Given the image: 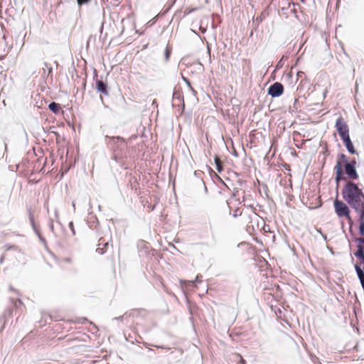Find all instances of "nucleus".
I'll return each mask as SVG.
<instances>
[{"instance_id":"obj_22","label":"nucleus","mask_w":364,"mask_h":364,"mask_svg":"<svg viewBox=\"0 0 364 364\" xmlns=\"http://www.w3.org/2000/svg\"><path fill=\"white\" fill-rule=\"evenodd\" d=\"M100 243L98 245L99 247L97 248L96 250V252L100 255H103L106 252L107 250V247L109 246V242H105L103 244V247H100Z\"/></svg>"},{"instance_id":"obj_41","label":"nucleus","mask_w":364,"mask_h":364,"mask_svg":"<svg viewBox=\"0 0 364 364\" xmlns=\"http://www.w3.org/2000/svg\"><path fill=\"white\" fill-rule=\"evenodd\" d=\"M35 234L37 235L38 237H40L42 236L41 231L36 232Z\"/></svg>"},{"instance_id":"obj_45","label":"nucleus","mask_w":364,"mask_h":364,"mask_svg":"<svg viewBox=\"0 0 364 364\" xmlns=\"http://www.w3.org/2000/svg\"><path fill=\"white\" fill-rule=\"evenodd\" d=\"M200 31H201L202 33H205V32L206 31V29H205V28H201V27H200Z\"/></svg>"},{"instance_id":"obj_49","label":"nucleus","mask_w":364,"mask_h":364,"mask_svg":"<svg viewBox=\"0 0 364 364\" xmlns=\"http://www.w3.org/2000/svg\"><path fill=\"white\" fill-rule=\"evenodd\" d=\"M54 63H55V64L56 65V66L58 67V63L57 61H55Z\"/></svg>"},{"instance_id":"obj_3","label":"nucleus","mask_w":364,"mask_h":364,"mask_svg":"<svg viewBox=\"0 0 364 364\" xmlns=\"http://www.w3.org/2000/svg\"><path fill=\"white\" fill-rule=\"evenodd\" d=\"M94 79L95 80V89L97 92L100 93V100L105 109H108L109 106L105 102L102 95L109 96V87L107 81H104L102 80V77L100 78L98 77L97 71L96 69H94Z\"/></svg>"},{"instance_id":"obj_42","label":"nucleus","mask_w":364,"mask_h":364,"mask_svg":"<svg viewBox=\"0 0 364 364\" xmlns=\"http://www.w3.org/2000/svg\"><path fill=\"white\" fill-rule=\"evenodd\" d=\"M254 230L253 225H247V230L249 231L250 230Z\"/></svg>"},{"instance_id":"obj_37","label":"nucleus","mask_w":364,"mask_h":364,"mask_svg":"<svg viewBox=\"0 0 364 364\" xmlns=\"http://www.w3.org/2000/svg\"><path fill=\"white\" fill-rule=\"evenodd\" d=\"M63 261L66 263H71L72 259L70 257H67V258L63 259Z\"/></svg>"},{"instance_id":"obj_15","label":"nucleus","mask_w":364,"mask_h":364,"mask_svg":"<svg viewBox=\"0 0 364 364\" xmlns=\"http://www.w3.org/2000/svg\"><path fill=\"white\" fill-rule=\"evenodd\" d=\"M48 109L54 114H57L60 112L61 107L59 103L51 102L48 105Z\"/></svg>"},{"instance_id":"obj_18","label":"nucleus","mask_w":364,"mask_h":364,"mask_svg":"<svg viewBox=\"0 0 364 364\" xmlns=\"http://www.w3.org/2000/svg\"><path fill=\"white\" fill-rule=\"evenodd\" d=\"M264 20V16L262 13L260 15L257 16L256 18H253V29L256 31L261 22Z\"/></svg>"},{"instance_id":"obj_38","label":"nucleus","mask_w":364,"mask_h":364,"mask_svg":"<svg viewBox=\"0 0 364 364\" xmlns=\"http://www.w3.org/2000/svg\"><path fill=\"white\" fill-rule=\"evenodd\" d=\"M9 289L11 291H14V292H15L16 294H18V291L16 289H15L12 286H10Z\"/></svg>"},{"instance_id":"obj_40","label":"nucleus","mask_w":364,"mask_h":364,"mask_svg":"<svg viewBox=\"0 0 364 364\" xmlns=\"http://www.w3.org/2000/svg\"><path fill=\"white\" fill-rule=\"evenodd\" d=\"M201 181H202V183L203 184V186H204V191H205V193H208V188H207L204 181L203 180H201Z\"/></svg>"},{"instance_id":"obj_26","label":"nucleus","mask_w":364,"mask_h":364,"mask_svg":"<svg viewBox=\"0 0 364 364\" xmlns=\"http://www.w3.org/2000/svg\"><path fill=\"white\" fill-rule=\"evenodd\" d=\"M68 227L70 228V230H71L72 232V235H75V228H74V224H73V221H70L68 224Z\"/></svg>"},{"instance_id":"obj_1","label":"nucleus","mask_w":364,"mask_h":364,"mask_svg":"<svg viewBox=\"0 0 364 364\" xmlns=\"http://www.w3.org/2000/svg\"><path fill=\"white\" fill-rule=\"evenodd\" d=\"M341 194L343 200L351 208L364 204V192L358 183L355 181H346Z\"/></svg>"},{"instance_id":"obj_6","label":"nucleus","mask_w":364,"mask_h":364,"mask_svg":"<svg viewBox=\"0 0 364 364\" xmlns=\"http://www.w3.org/2000/svg\"><path fill=\"white\" fill-rule=\"evenodd\" d=\"M335 127L341 139L350 136L348 125L342 117L336 119Z\"/></svg>"},{"instance_id":"obj_23","label":"nucleus","mask_w":364,"mask_h":364,"mask_svg":"<svg viewBox=\"0 0 364 364\" xmlns=\"http://www.w3.org/2000/svg\"><path fill=\"white\" fill-rule=\"evenodd\" d=\"M6 251L14 250L17 252H21V250L18 248L16 245H6L4 246Z\"/></svg>"},{"instance_id":"obj_51","label":"nucleus","mask_w":364,"mask_h":364,"mask_svg":"<svg viewBox=\"0 0 364 364\" xmlns=\"http://www.w3.org/2000/svg\"><path fill=\"white\" fill-rule=\"evenodd\" d=\"M53 132L55 133V134L56 136H58V135H59L58 132Z\"/></svg>"},{"instance_id":"obj_34","label":"nucleus","mask_w":364,"mask_h":364,"mask_svg":"<svg viewBox=\"0 0 364 364\" xmlns=\"http://www.w3.org/2000/svg\"><path fill=\"white\" fill-rule=\"evenodd\" d=\"M202 282V275L198 274L196 277L195 282L196 283H200Z\"/></svg>"},{"instance_id":"obj_35","label":"nucleus","mask_w":364,"mask_h":364,"mask_svg":"<svg viewBox=\"0 0 364 364\" xmlns=\"http://www.w3.org/2000/svg\"><path fill=\"white\" fill-rule=\"evenodd\" d=\"M298 102H299V100L297 98H295L294 101L293 107H294V109L296 110H297L299 108L298 105H297Z\"/></svg>"},{"instance_id":"obj_30","label":"nucleus","mask_w":364,"mask_h":364,"mask_svg":"<svg viewBox=\"0 0 364 364\" xmlns=\"http://www.w3.org/2000/svg\"><path fill=\"white\" fill-rule=\"evenodd\" d=\"M48 227H49L50 232L54 233V225H53V220L52 219H50L49 221Z\"/></svg>"},{"instance_id":"obj_19","label":"nucleus","mask_w":364,"mask_h":364,"mask_svg":"<svg viewBox=\"0 0 364 364\" xmlns=\"http://www.w3.org/2000/svg\"><path fill=\"white\" fill-rule=\"evenodd\" d=\"M171 53H172V47L171 46H169L168 44H167L166 47L165 48L164 53V61L166 63L169 61Z\"/></svg>"},{"instance_id":"obj_52","label":"nucleus","mask_w":364,"mask_h":364,"mask_svg":"<svg viewBox=\"0 0 364 364\" xmlns=\"http://www.w3.org/2000/svg\"><path fill=\"white\" fill-rule=\"evenodd\" d=\"M218 178L220 179V181H222V178H220V176H218Z\"/></svg>"},{"instance_id":"obj_33","label":"nucleus","mask_w":364,"mask_h":364,"mask_svg":"<svg viewBox=\"0 0 364 364\" xmlns=\"http://www.w3.org/2000/svg\"><path fill=\"white\" fill-rule=\"evenodd\" d=\"M182 79L186 82V84L188 85V87H191V82L187 77H184L182 75Z\"/></svg>"},{"instance_id":"obj_12","label":"nucleus","mask_w":364,"mask_h":364,"mask_svg":"<svg viewBox=\"0 0 364 364\" xmlns=\"http://www.w3.org/2000/svg\"><path fill=\"white\" fill-rule=\"evenodd\" d=\"M341 139H342L343 144L345 145L347 151L350 154H356V155L358 154L353 146V144L350 136H348V137H346V138H343Z\"/></svg>"},{"instance_id":"obj_9","label":"nucleus","mask_w":364,"mask_h":364,"mask_svg":"<svg viewBox=\"0 0 364 364\" xmlns=\"http://www.w3.org/2000/svg\"><path fill=\"white\" fill-rule=\"evenodd\" d=\"M344 173H346V181H354L355 180H357L359 178V175L358 173V171L356 170V166H354L353 165H345L343 166Z\"/></svg>"},{"instance_id":"obj_48","label":"nucleus","mask_w":364,"mask_h":364,"mask_svg":"<svg viewBox=\"0 0 364 364\" xmlns=\"http://www.w3.org/2000/svg\"><path fill=\"white\" fill-rule=\"evenodd\" d=\"M241 362L242 363V364H245V361L242 358H241Z\"/></svg>"},{"instance_id":"obj_13","label":"nucleus","mask_w":364,"mask_h":364,"mask_svg":"<svg viewBox=\"0 0 364 364\" xmlns=\"http://www.w3.org/2000/svg\"><path fill=\"white\" fill-rule=\"evenodd\" d=\"M87 222L90 228L92 230H97V228L99 226V221L95 215L90 214L87 218Z\"/></svg>"},{"instance_id":"obj_54","label":"nucleus","mask_w":364,"mask_h":364,"mask_svg":"<svg viewBox=\"0 0 364 364\" xmlns=\"http://www.w3.org/2000/svg\"><path fill=\"white\" fill-rule=\"evenodd\" d=\"M218 178L220 179V181H222V178H220V176H218Z\"/></svg>"},{"instance_id":"obj_14","label":"nucleus","mask_w":364,"mask_h":364,"mask_svg":"<svg viewBox=\"0 0 364 364\" xmlns=\"http://www.w3.org/2000/svg\"><path fill=\"white\" fill-rule=\"evenodd\" d=\"M173 101H178L179 102H182V104L184 106L183 95L181 90L176 87L174 88L173 92Z\"/></svg>"},{"instance_id":"obj_5","label":"nucleus","mask_w":364,"mask_h":364,"mask_svg":"<svg viewBox=\"0 0 364 364\" xmlns=\"http://www.w3.org/2000/svg\"><path fill=\"white\" fill-rule=\"evenodd\" d=\"M105 139L107 144L111 150L112 153H114L115 150H117L121 147H124V145L125 144L124 138L121 136H106Z\"/></svg>"},{"instance_id":"obj_24","label":"nucleus","mask_w":364,"mask_h":364,"mask_svg":"<svg viewBox=\"0 0 364 364\" xmlns=\"http://www.w3.org/2000/svg\"><path fill=\"white\" fill-rule=\"evenodd\" d=\"M92 0H76L77 4L80 9L83 5L89 4L92 2ZM95 3H97V1L95 0Z\"/></svg>"},{"instance_id":"obj_46","label":"nucleus","mask_w":364,"mask_h":364,"mask_svg":"<svg viewBox=\"0 0 364 364\" xmlns=\"http://www.w3.org/2000/svg\"><path fill=\"white\" fill-rule=\"evenodd\" d=\"M194 174H195L196 176H200V175L201 174V173H198V172H197V171H195V172H194Z\"/></svg>"},{"instance_id":"obj_7","label":"nucleus","mask_w":364,"mask_h":364,"mask_svg":"<svg viewBox=\"0 0 364 364\" xmlns=\"http://www.w3.org/2000/svg\"><path fill=\"white\" fill-rule=\"evenodd\" d=\"M358 214V232L359 237H364V204L352 208Z\"/></svg>"},{"instance_id":"obj_16","label":"nucleus","mask_w":364,"mask_h":364,"mask_svg":"<svg viewBox=\"0 0 364 364\" xmlns=\"http://www.w3.org/2000/svg\"><path fill=\"white\" fill-rule=\"evenodd\" d=\"M28 218L33 232H36L40 231L38 226L35 223L34 216L31 213V209L28 210Z\"/></svg>"},{"instance_id":"obj_28","label":"nucleus","mask_w":364,"mask_h":364,"mask_svg":"<svg viewBox=\"0 0 364 364\" xmlns=\"http://www.w3.org/2000/svg\"><path fill=\"white\" fill-rule=\"evenodd\" d=\"M274 312H275V314L277 317L279 318H281L282 317V310L279 308V307H277L275 309H274Z\"/></svg>"},{"instance_id":"obj_31","label":"nucleus","mask_w":364,"mask_h":364,"mask_svg":"<svg viewBox=\"0 0 364 364\" xmlns=\"http://www.w3.org/2000/svg\"><path fill=\"white\" fill-rule=\"evenodd\" d=\"M346 165H353L354 166H356V160L355 158L352 159L351 160H348V162Z\"/></svg>"},{"instance_id":"obj_21","label":"nucleus","mask_w":364,"mask_h":364,"mask_svg":"<svg viewBox=\"0 0 364 364\" xmlns=\"http://www.w3.org/2000/svg\"><path fill=\"white\" fill-rule=\"evenodd\" d=\"M133 314H134V311L127 312L122 316L115 317L114 319L123 322L124 321H127V320L128 321V318L132 316Z\"/></svg>"},{"instance_id":"obj_8","label":"nucleus","mask_w":364,"mask_h":364,"mask_svg":"<svg viewBox=\"0 0 364 364\" xmlns=\"http://www.w3.org/2000/svg\"><path fill=\"white\" fill-rule=\"evenodd\" d=\"M284 85L279 82H275L267 89V94L272 98L280 97L284 93Z\"/></svg>"},{"instance_id":"obj_27","label":"nucleus","mask_w":364,"mask_h":364,"mask_svg":"<svg viewBox=\"0 0 364 364\" xmlns=\"http://www.w3.org/2000/svg\"><path fill=\"white\" fill-rule=\"evenodd\" d=\"M7 321H8V320H6V319H5V320L4 319H1V315L0 316V323H2L1 326V328H0V331H2L4 329L5 326L6 324Z\"/></svg>"},{"instance_id":"obj_36","label":"nucleus","mask_w":364,"mask_h":364,"mask_svg":"<svg viewBox=\"0 0 364 364\" xmlns=\"http://www.w3.org/2000/svg\"><path fill=\"white\" fill-rule=\"evenodd\" d=\"M238 212H239V209H238V208H237V209L234 211V213H233V214H232V216H233L234 218H237V217H238L239 215H241V213H238Z\"/></svg>"},{"instance_id":"obj_2","label":"nucleus","mask_w":364,"mask_h":364,"mask_svg":"<svg viewBox=\"0 0 364 364\" xmlns=\"http://www.w3.org/2000/svg\"><path fill=\"white\" fill-rule=\"evenodd\" d=\"M333 207L335 213L339 218H346L349 225V232L351 235V241L354 242L357 245V242L355 241L356 239L364 240V237H358V236L353 231V226L355 225V223L350 216V208H351L347 204V203L336 198L333 201Z\"/></svg>"},{"instance_id":"obj_25","label":"nucleus","mask_w":364,"mask_h":364,"mask_svg":"<svg viewBox=\"0 0 364 364\" xmlns=\"http://www.w3.org/2000/svg\"><path fill=\"white\" fill-rule=\"evenodd\" d=\"M11 302H12V305H13L11 306L13 308H18L19 306H21L23 304L22 301L20 299H12Z\"/></svg>"},{"instance_id":"obj_10","label":"nucleus","mask_w":364,"mask_h":364,"mask_svg":"<svg viewBox=\"0 0 364 364\" xmlns=\"http://www.w3.org/2000/svg\"><path fill=\"white\" fill-rule=\"evenodd\" d=\"M127 146L126 144L124 145V147H121L117 150H115L114 153H112V159L115 161L117 163H122L127 158Z\"/></svg>"},{"instance_id":"obj_43","label":"nucleus","mask_w":364,"mask_h":364,"mask_svg":"<svg viewBox=\"0 0 364 364\" xmlns=\"http://www.w3.org/2000/svg\"><path fill=\"white\" fill-rule=\"evenodd\" d=\"M254 230L253 225H247V230L249 231L250 230Z\"/></svg>"},{"instance_id":"obj_20","label":"nucleus","mask_w":364,"mask_h":364,"mask_svg":"<svg viewBox=\"0 0 364 364\" xmlns=\"http://www.w3.org/2000/svg\"><path fill=\"white\" fill-rule=\"evenodd\" d=\"M214 161H215V168H216L217 171L219 173H221L223 171V165L222 161L219 159L218 156H215Z\"/></svg>"},{"instance_id":"obj_11","label":"nucleus","mask_w":364,"mask_h":364,"mask_svg":"<svg viewBox=\"0 0 364 364\" xmlns=\"http://www.w3.org/2000/svg\"><path fill=\"white\" fill-rule=\"evenodd\" d=\"M44 67L42 68L43 73L42 77L46 78V80L50 79L51 81L53 80V68L50 64L48 63H43Z\"/></svg>"},{"instance_id":"obj_55","label":"nucleus","mask_w":364,"mask_h":364,"mask_svg":"<svg viewBox=\"0 0 364 364\" xmlns=\"http://www.w3.org/2000/svg\"><path fill=\"white\" fill-rule=\"evenodd\" d=\"M253 35V32L252 31H251V33H250V36H252Z\"/></svg>"},{"instance_id":"obj_44","label":"nucleus","mask_w":364,"mask_h":364,"mask_svg":"<svg viewBox=\"0 0 364 364\" xmlns=\"http://www.w3.org/2000/svg\"><path fill=\"white\" fill-rule=\"evenodd\" d=\"M282 66V65L281 64V60L277 63V68H280Z\"/></svg>"},{"instance_id":"obj_39","label":"nucleus","mask_w":364,"mask_h":364,"mask_svg":"<svg viewBox=\"0 0 364 364\" xmlns=\"http://www.w3.org/2000/svg\"><path fill=\"white\" fill-rule=\"evenodd\" d=\"M190 90L193 93V95H196V91L192 87V86L191 85V87H188Z\"/></svg>"},{"instance_id":"obj_4","label":"nucleus","mask_w":364,"mask_h":364,"mask_svg":"<svg viewBox=\"0 0 364 364\" xmlns=\"http://www.w3.org/2000/svg\"><path fill=\"white\" fill-rule=\"evenodd\" d=\"M348 157L344 154H338L337 156L336 164L334 167L335 170V181L336 183V188L338 187V183L346 180L343 174V166L347 164Z\"/></svg>"},{"instance_id":"obj_29","label":"nucleus","mask_w":364,"mask_h":364,"mask_svg":"<svg viewBox=\"0 0 364 364\" xmlns=\"http://www.w3.org/2000/svg\"><path fill=\"white\" fill-rule=\"evenodd\" d=\"M262 223H263L262 229H263L264 232H270V227H269V225H266L264 222H262Z\"/></svg>"},{"instance_id":"obj_32","label":"nucleus","mask_w":364,"mask_h":364,"mask_svg":"<svg viewBox=\"0 0 364 364\" xmlns=\"http://www.w3.org/2000/svg\"><path fill=\"white\" fill-rule=\"evenodd\" d=\"M38 239H39L40 242H41L43 245H44L45 247H46V246H47V241H46V240L45 239V237H43V236H41V237H38Z\"/></svg>"},{"instance_id":"obj_47","label":"nucleus","mask_w":364,"mask_h":364,"mask_svg":"<svg viewBox=\"0 0 364 364\" xmlns=\"http://www.w3.org/2000/svg\"><path fill=\"white\" fill-rule=\"evenodd\" d=\"M4 146H5V151H7V144L6 143L4 144Z\"/></svg>"},{"instance_id":"obj_50","label":"nucleus","mask_w":364,"mask_h":364,"mask_svg":"<svg viewBox=\"0 0 364 364\" xmlns=\"http://www.w3.org/2000/svg\"><path fill=\"white\" fill-rule=\"evenodd\" d=\"M86 84L85 82L83 83V88L85 89Z\"/></svg>"},{"instance_id":"obj_17","label":"nucleus","mask_w":364,"mask_h":364,"mask_svg":"<svg viewBox=\"0 0 364 364\" xmlns=\"http://www.w3.org/2000/svg\"><path fill=\"white\" fill-rule=\"evenodd\" d=\"M14 308L12 306L7 307L1 314V319L9 320L12 316Z\"/></svg>"},{"instance_id":"obj_53","label":"nucleus","mask_w":364,"mask_h":364,"mask_svg":"<svg viewBox=\"0 0 364 364\" xmlns=\"http://www.w3.org/2000/svg\"><path fill=\"white\" fill-rule=\"evenodd\" d=\"M218 178L220 179V181H222V178H220V176H218Z\"/></svg>"}]
</instances>
